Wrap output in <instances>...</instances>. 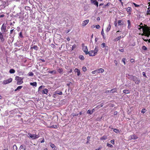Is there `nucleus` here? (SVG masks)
Masks as SVG:
<instances>
[{
	"instance_id": "69168bd1",
	"label": "nucleus",
	"mask_w": 150,
	"mask_h": 150,
	"mask_svg": "<svg viewBox=\"0 0 150 150\" xmlns=\"http://www.w3.org/2000/svg\"><path fill=\"white\" fill-rule=\"evenodd\" d=\"M44 142V139H43V140H42L41 142V143H43V142Z\"/></svg>"
},
{
	"instance_id": "20e7f679",
	"label": "nucleus",
	"mask_w": 150,
	"mask_h": 150,
	"mask_svg": "<svg viewBox=\"0 0 150 150\" xmlns=\"http://www.w3.org/2000/svg\"><path fill=\"white\" fill-rule=\"evenodd\" d=\"M82 50L83 52L85 53L86 54H88V52L87 47L86 46H85L84 44H82Z\"/></svg>"
},
{
	"instance_id": "412c9836",
	"label": "nucleus",
	"mask_w": 150,
	"mask_h": 150,
	"mask_svg": "<svg viewBox=\"0 0 150 150\" xmlns=\"http://www.w3.org/2000/svg\"><path fill=\"white\" fill-rule=\"evenodd\" d=\"M123 92L124 93L126 94H128L130 93L129 90H123Z\"/></svg>"
},
{
	"instance_id": "e433bc0d",
	"label": "nucleus",
	"mask_w": 150,
	"mask_h": 150,
	"mask_svg": "<svg viewBox=\"0 0 150 150\" xmlns=\"http://www.w3.org/2000/svg\"><path fill=\"white\" fill-rule=\"evenodd\" d=\"M122 62H123L124 65H125L126 63H125V61H126V59L125 58H123L122 59Z\"/></svg>"
},
{
	"instance_id": "4468645a",
	"label": "nucleus",
	"mask_w": 150,
	"mask_h": 150,
	"mask_svg": "<svg viewBox=\"0 0 150 150\" xmlns=\"http://www.w3.org/2000/svg\"><path fill=\"white\" fill-rule=\"evenodd\" d=\"M19 150H25V146L24 145H21L19 148Z\"/></svg>"
},
{
	"instance_id": "0e129e2a",
	"label": "nucleus",
	"mask_w": 150,
	"mask_h": 150,
	"mask_svg": "<svg viewBox=\"0 0 150 150\" xmlns=\"http://www.w3.org/2000/svg\"><path fill=\"white\" fill-rule=\"evenodd\" d=\"M95 111V110L94 109H93L92 111H91V112H92V113H93V112L94 111Z\"/></svg>"
},
{
	"instance_id": "1a4fd4ad",
	"label": "nucleus",
	"mask_w": 150,
	"mask_h": 150,
	"mask_svg": "<svg viewBox=\"0 0 150 150\" xmlns=\"http://www.w3.org/2000/svg\"><path fill=\"white\" fill-rule=\"evenodd\" d=\"M91 3L96 6L97 7L98 6V2L97 1V0H90Z\"/></svg>"
},
{
	"instance_id": "ddd939ff",
	"label": "nucleus",
	"mask_w": 150,
	"mask_h": 150,
	"mask_svg": "<svg viewBox=\"0 0 150 150\" xmlns=\"http://www.w3.org/2000/svg\"><path fill=\"white\" fill-rule=\"evenodd\" d=\"M126 11H127L129 15L131 14L132 12V9L131 7H128L126 9Z\"/></svg>"
},
{
	"instance_id": "338daca9",
	"label": "nucleus",
	"mask_w": 150,
	"mask_h": 150,
	"mask_svg": "<svg viewBox=\"0 0 150 150\" xmlns=\"http://www.w3.org/2000/svg\"><path fill=\"white\" fill-rule=\"evenodd\" d=\"M103 3H101V4H99V6H101L103 5Z\"/></svg>"
},
{
	"instance_id": "423d86ee",
	"label": "nucleus",
	"mask_w": 150,
	"mask_h": 150,
	"mask_svg": "<svg viewBox=\"0 0 150 150\" xmlns=\"http://www.w3.org/2000/svg\"><path fill=\"white\" fill-rule=\"evenodd\" d=\"M132 79L134 81L135 83L137 84H138L140 82V80L135 76H133Z\"/></svg>"
},
{
	"instance_id": "cd10ccee",
	"label": "nucleus",
	"mask_w": 150,
	"mask_h": 150,
	"mask_svg": "<svg viewBox=\"0 0 150 150\" xmlns=\"http://www.w3.org/2000/svg\"><path fill=\"white\" fill-rule=\"evenodd\" d=\"M49 72L50 74H56V71L55 70L49 71Z\"/></svg>"
},
{
	"instance_id": "de8ad7c7",
	"label": "nucleus",
	"mask_w": 150,
	"mask_h": 150,
	"mask_svg": "<svg viewBox=\"0 0 150 150\" xmlns=\"http://www.w3.org/2000/svg\"><path fill=\"white\" fill-rule=\"evenodd\" d=\"M96 72H97V70L92 71L91 73L93 74H95Z\"/></svg>"
},
{
	"instance_id": "4be33fe9",
	"label": "nucleus",
	"mask_w": 150,
	"mask_h": 150,
	"mask_svg": "<svg viewBox=\"0 0 150 150\" xmlns=\"http://www.w3.org/2000/svg\"><path fill=\"white\" fill-rule=\"evenodd\" d=\"M15 72V70L13 69H11L9 70V72L11 74H13Z\"/></svg>"
},
{
	"instance_id": "c03bdc74",
	"label": "nucleus",
	"mask_w": 150,
	"mask_h": 150,
	"mask_svg": "<svg viewBox=\"0 0 150 150\" xmlns=\"http://www.w3.org/2000/svg\"><path fill=\"white\" fill-rule=\"evenodd\" d=\"M95 27L96 28L98 29H99L100 28V26L98 25H96Z\"/></svg>"
},
{
	"instance_id": "6e6552de",
	"label": "nucleus",
	"mask_w": 150,
	"mask_h": 150,
	"mask_svg": "<svg viewBox=\"0 0 150 150\" xmlns=\"http://www.w3.org/2000/svg\"><path fill=\"white\" fill-rule=\"evenodd\" d=\"M89 22V20L88 19L86 20L83 21L82 25L84 27Z\"/></svg>"
},
{
	"instance_id": "774afa93",
	"label": "nucleus",
	"mask_w": 150,
	"mask_h": 150,
	"mask_svg": "<svg viewBox=\"0 0 150 150\" xmlns=\"http://www.w3.org/2000/svg\"><path fill=\"white\" fill-rule=\"evenodd\" d=\"M96 150H101L100 148H99L98 149H96Z\"/></svg>"
},
{
	"instance_id": "a18cd8bd",
	"label": "nucleus",
	"mask_w": 150,
	"mask_h": 150,
	"mask_svg": "<svg viewBox=\"0 0 150 150\" xmlns=\"http://www.w3.org/2000/svg\"><path fill=\"white\" fill-rule=\"evenodd\" d=\"M105 46V44L104 43H103L101 44V47L104 48Z\"/></svg>"
},
{
	"instance_id": "39448f33",
	"label": "nucleus",
	"mask_w": 150,
	"mask_h": 150,
	"mask_svg": "<svg viewBox=\"0 0 150 150\" xmlns=\"http://www.w3.org/2000/svg\"><path fill=\"white\" fill-rule=\"evenodd\" d=\"M28 137L31 138L32 139H35L39 137V136L38 135L32 134L30 133H28Z\"/></svg>"
},
{
	"instance_id": "f704fd0d",
	"label": "nucleus",
	"mask_w": 150,
	"mask_h": 150,
	"mask_svg": "<svg viewBox=\"0 0 150 150\" xmlns=\"http://www.w3.org/2000/svg\"><path fill=\"white\" fill-rule=\"evenodd\" d=\"M107 146L110 147H113V146L112 144H110L108 143L107 144Z\"/></svg>"
},
{
	"instance_id": "f03ea898",
	"label": "nucleus",
	"mask_w": 150,
	"mask_h": 150,
	"mask_svg": "<svg viewBox=\"0 0 150 150\" xmlns=\"http://www.w3.org/2000/svg\"><path fill=\"white\" fill-rule=\"evenodd\" d=\"M138 29L139 30H142L143 34L146 36L149 37L150 35V31L147 28H144L140 26H139Z\"/></svg>"
},
{
	"instance_id": "473e14b6",
	"label": "nucleus",
	"mask_w": 150,
	"mask_h": 150,
	"mask_svg": "<svg viewBox=\"0 0 150 150\" xmlns=\"http://www.w3.org/2000/svg\"><path fill=\"white\" fill-rule=\"evenodd\" d=\"M87 113L88 114L91 115L92 114V112H91L90 110H88L87 112Z\"/></svg>"
},
{
	"instance_id": "09e8293b",
	"label": "nucleus",
	"mask_w": 150,
	"mask_h": 150,
	"mask_svg": "<svg viewBox=\"0 0 150 150\" xmlns=\"http://www.w3.org/2000/svg\"><path fill=\"white\" fill-rule=\"evenodd\" d=\"M33 48L35 49V50H38V47L37 46H35L33 47Z\"/></svg>"
},
{
	"instance_id": "a211bd4d",
	"label": "nucleus",
	"mask_w": 150,
	"mask_h": 150,
	"mask_svg": "<svg viewBox=\"0 0 150 150\" xmlns=\"http://www.w3.org/2000/svg\"><path fill=\"white\" fill-rule=\"evenodd\" d=\"M30 84L31 85L35 87H36L37 85V83L35 82L33 83H30Z\"/></svg>"
},
{
	"instance_id": "5fc2aeb1",
	"label": "nucleus",
	"mask_w": 150,
	"mask_h": 150,
	"mask_svg": "<svg viewBox=\"0 0 150 150\" xmlns=\"http://www.w3.org/2000/svg\"><path fill=\"white\" fill-rule=\"evenodd\" d=\"M142 74H143V75L144 76H145V77H146V75L145 73V72H143Z\"/></svg>"
},
{
	"instance_id": "052dcab7",
	"label": "nucleus",
	"mask_w": 150,
	"mask_h": 150,
	"mask_svg": "<svg viewBox=\"0 0 150 150\" xmlns=\"http://www.w3.org/2000/svg\"><path fill=\"white\" fill-rule=\"evenodd\" d=\"M120 51L121 52H124V50H123V49H122L120 50Z\"/></svg>"
},
{
	"instance_id": "ea45409f",
	"label": "nucleus",
	"mask_w": 150,
	"mask_h": 150,
	"mask_svg": "<svg viewBox=\"0 0 150 150\" xmlns=\"http://www.w3.org/2000/svg\"><path fill=\"white\" fill-rule=\"evenodd\" d=\"M142 50H146L147 49V48L144 46H142Z\"/></svg>"
},
{
	"instance_id": "c85d7f7f",
	"label": "nucleus",
	"mask_w": 150,
	"mask_h": 150,
	"mask_svg": "<svg viewBox=\"0 0 150 150\" xmlns=\"http://www.w3.org/2000/svg\"><path fill=\"white\" fill-rule=\"evenodd\" d=\"M3 39V36L2 33L0 32V39L2 40Z\"/></svg>"
},
{
	"instance_id": "72a5a7b5",
	"label": "nucleus",
	"mask_w": 150,
	"mask_h": 150,
	"mask_svg": "<svg viewBox=\"0 0 150 150\" xmlns=\"http://www.w3.org/2000/svg\"><path fill=\"white\" fill-rule=\"evenodd\" d=\"M120 38H121V36H119L117 38L114 39V41H117L118 40H120Z\"/></svg>"
},
{
	"instance_id": "2f4dec72",
	"label": "nucleus",
	"mask_w": 150,
	"mask_h": 150,
	"mask_svg": "<svg viewBox=\"0 0 150 150\" xmlns=\"http://www.w3.org/2000/svg\"><path fill=\"white\" fill-rule=\"evenodd\" d=\"M127 23L128 24V28H130V21L129 20H128L127 21Z\"/></svg>"
},
{
	"instance_id": "9b49d317",
	"label": "nucleus",
	"mask_w": 150,
	"mask_h": 150,
	"mask_svg": "<svg viewBox=\"0 0 150 150\" xmlns=\"http://www.w3.org/2000/svg\"><path fill=\"white\" fill-rule=\"evenodd\" d=\"M1 30L2 31H3L4 32L6 31V26L4 23L3 24L1 27Z\"/></svg>"
},
{
	"instance_id": "5701e85b",
	"label": "nucleus",
	"mask_w": 150,
	"mask_h": 150,
	"mask_svg": "<svg viewBox=\"0 0 150 150\" xmlns=\"http://www.w3.org/2000/svg\"><path fill=\"white\" fill-rule=\"evenodd\" d=\"M107 138V137L106 136H104L100 138V139L101 140H105Z\"/></svg>"
},
{
	"instance_id": "8fccbe9b",
	"label": "nucleus",
	"mask_w": 150,
	"mask_h": 150,
	"mask_svg": "<svg viewBox=\"0 0 150 150\" xmlns=\"http://www.w3.org/2000/svg\"><path fill=\"white\" fill-rule=\"evenodd\" d=\"M147 12L148 14H150V9H149V8H148Z\"/></svg>"
},
{
	"instance_id": "603ef678",
	"label": "nucleus",
	"mask_w": 150,
	"mask_h": 150,
	"mask_svg": "<svg viewBox=\"0 0 150 150\" xmlns=\"http://www.w3.org/2000/svg\"><path fill=\"white\" fill-rule=\"evenodd\" d=\"M19 36L21 37V38H22L23 37V36H22V33L21 32H20L19 33Z\"/></svg>"
},
{
	"instance_id": "bf43d9fd",
	"label": "nucleus",
	"mask_w": 150,
	"mask_h": 150,
	"mask_svg": "<svg viewBox=\"0 0 150 150\" xmlns=\"http://www.w3.org/2000/svg\"><path fill=\"white\" fill-rule=\"evenodd\" d=\"M13 29L11 30H10V33L11 34L12 33V32H13Z\"/></svg>"
},
{
	"instance_id": "7c9ffc66",
	"label": "nucleus",
	"mask_w": 150,
	"mask_h": 150,
	"mask_svg": "<svg viewBox=\"0 0 150 150\" xmlns=\"http://www.w3.org/2000/svg\"><path fill=\"white\" fill-rule=\"evenodd\" d=\"M101 34L103 36V38H104V33L103 28L102 29V30L101 31Z\"/></svg>"
},
{
	"instance_id": "4d7b16f0",
	"label": "nucleus",
	"mask_w": 150,
	"mask_h": 150,
	"mask_svg": "<svg viewBox=\"0 0 150 150\" xmlns=\"http://www.w3.org/2000/svg\"><path fill=\"white\" fill-rule=\"evenodd\" d=\"M57 94L59 95H62V92L60 91L59 93H58Z\"/></svg>"
},
{
	"instance_id": "e2e57ef3",
	"label": "nucleus",
	"mask_w": 150,
	"mask_h": 150,
	"mask_svg": "<svg viewBox=\"0 0 150 150\" xmlns=\"http://www.w3.org/2000/svg\"><path fill=\"white\" fill-rule=\"evenodd\" d=\"M67 40L68 41H69L70 40V39L69 38H67Z\"/></svg>"
},
{
	"instance_id": "b1692460",
	"label": "nucleus",
	"mask_w": 150,
	"mask_h": 150,
	"mask_svg": "<svg viewBox=\"0 0 150 150\" xmlns=\"http://www.w3.org/2000/svg\"><path fill=\"white\" fill-rule=\"evenodd\" d=\"M118 23L119 25H121L123 24V22L121 20H119L118 21Z\"/></svg>"
},
{
	"instance_id": "2eb2a0df",
	"label": "nucleus",
	"mask_w": 150,
	"mask_h": 150,
	"mask_svg": "<svg viewBox=\"0 0 150 150\" xmlns=\"http://www.w3.org/2000/svg\"><path fill=\"white\" fill-rule=\"evenodd\" d=\"M74 71L75 73H77V75L78 76H79L80 74V72L79 70L78 69H75L74 70Z\"/></svg>"
},
{
	"instance_id": "dca6fc26",
	"label": "nucleus",
	"mask_w": 150,
	"mask_h": 150,
	"mask_svg": "<svg viewBox=\"0 0 150 150\" xmlns=\"http://www.w3.org/2000/svg\"><path fill=\"white\" fill-rule=\"evenodd\" d=\"M50 146L51 147V148H52V149H53L54 150H56V146L54 144H52L51 143H50Z\"/></svg>"
},
{
	"instance_id": "79ce46f5",
	"label": "nucleus",
	"mask_w": 150,
	"mask_h": 150,
	"mask_svg": "<svg viewBox=\"0 0 150 150\" xmlns=\"http://www.w3.org/2000/svg\"><path fill=\"white\" fill-rule=\"evenodd\" d=\"M76 47V46L75 45H73L72 47V50H73Z\"/></svg>"
},
{
	"instance_id": "3c124183",
	"label": "nucleus",
	"mask_w": 150,
	"mask_h": 150,
	"mask_svg": "<svg viewBox=\"0 0 150 150\" xmlns=\"http://www.w3.org/2000/svg\"><path fill=\"white\" fill-rule=\"evenodd\" d=\"M110 142L112 144H114L115 143V140H112Z\"/></svg>"
},
{
	"instance_id": "f8f14e48",
	"label": "nucleus",
	"mask_w": 150,
	"mask_h": 150,
	"mask_svg": "<svg viewBox=\"0 0 150 150\" xmlns=\"http://www.w3.org/2000/svg\"><path fill=\"white\" fill-rule=\"evenodd\" d=\"M104 71V70L103 69L100 68L98 69H97V72L98 73H103Z\"/></svg>"
},
{
	"instance_id": "7ed1b4c3",
	"label": "nucleus",
	"mask_w": 150,
	"mask_h": 150,
	"mask_svg": "<svg viewBox=\"0 0 150 150\" xmlns=\"http://www.w3.org/2000/svg\"><path fill=\"white\" fill-rule=\"evenodd\" d=\"M23 78L16 76L15 77V80L17 81V84L18 85H21L23 83Z\"/></svg>"
},
{
	"instance_id": "f3484780",
	"label": "nucleus",
	"mask_w": 150,
	"mask_h": 150,
	"mask_svg": "<svg viewBox=\"0 0 150 150\" xmlns=\"http://www.w3.org/2000/svg\"><path fill=\"white\" fill-rule=\"evenodd\" d=\"M116 91H117L116 89L115 88H113L110 91H108V92L109 93H111V92L114 93V92H116Z\"/></svg>"
},
{
	"instance_id": "13d9d810",
	"label": "nucleus",
	"mask_w": 150,
	"mask_h": 150,
	"mask_svg": "<svg viewBox=\"0 0 150 150\" xmlns=\"http://www.w3.org/2000/svg\"><path fill=\"white\" fill-rule=\"evenodd\" d=\"M4 14L1 15H0V18L4 17Z\"/></svg>"
},
{
	"instance_id": "6ab92c4d",
	"label": "nucleus",
	"mask_w": 150,
	"mask_h": 150,
	"mask_svg": "<svg viewBox=\"0 0 150 150\" xmlns=\"http://www.w3.org/2000/svg\"><path fill=\"white\" fill-rule=\"evenodd\" d=\"M48 93V90L47 89H45L42 91V93L43 94H46Z\"/></svg>"
},
{
	"instance_id": "680f3d73",
	"label": "nucleus",
	"mask_w": 150,
	"mask_h": 150,
	"mask_svg": "<svg viewBox=\"0 0 150 150\" xmlns=\"http://www.w3.org/2000/svg\"><path fill=\"white\" fill-rule=\"evenodd\" d=\"M109 6V3H108L105 6V7Z\"/></svg>"
},
{
	"instance_id": "6e6d98bb",
	"label": "nucleus",
	"mask_w": 150,
	"mask_h": 150,
	"mask_svg": "<svg viewBox=\"0 0 150 150\" xmlns=\"http://www.w3.org/2000/svg\"><path fill=\"white\" fill-rule=\"evenodd\" d=\"M130 62H134V59H130Z\"/></svg>"
},
{
	"instance_id": "58836bf2",
	"label": "nucleus",
	"mask_w": 150,
	"mask_h": 150,
	"mask_svg": "<svg viewBox=\"0 0 150 150\" xmlns=\"http://www.w3.org/2000/svg\"><path fill=\"white\" fill-rule=\"evenodd\" d=\"M82 69L84 71H85L87 70L86 68L85 67H83L82 68Z\"/></svg>"
},
{
	"instance_id": "bb28decb",
	"label": "nucleus",
	"mask_w": 150,
	"mask_h": 150,
	"mask_svg": "<svg viewBox=\"0 0 150 150\" xmlns=\"http://www.w3.org/2000/svg\"><path fill=\"white\" fill-rule=\"evenodd\" d=\"M45 86H40L38 88V91H40L42 88H43Z\"/></svg>"
},
{
	"instance_id": "4c0bfd02",
	"label": "nucleus",
	"mask_w": 150,
	"mask_h": 150,
	"mask_svg": "<svg viewBox=\"0 0 150 150\" xmlns=\"http://www.w3.org/2000/svg\"><path fill=\"white\" fill-rule=\"evenodd\" d=\"M113 131L115 132L116 133H117L119 132V130L118 129H114L113 130Z\"/></svg>"
},
{
	"instance_id": "c9c22d12",
	"label": "nucleus",
	"mask_w": 150,
	"mask_h": 150,
	"mask_svg": "<svg viewBox=\"0 0 150 150\" xmlns=\"http://www.w3.org/2000/svg\"><path fill=\"white\" fill-rule=\"evenodd\" d=\"M146 110L144 108L141 111V112L142 113H145V112H146Z\"/></svg>"
},
{
	"instance_id": "393cba45",
	"label": "nucleus",
	"mask_w": 150,
	"mask_h": 150,
	"mask_svg": "<svg viewBox=\"0 0 150 150\" xmlns=\"http://www.w3.org/2000/svg\"><path fill=\"white\" fill-rule=\"evenodd\" d=\"M57 71L59 73L61 74L62 73L63 70L62 69L59 68L57 69Z\"/></svg>"
},
{
	"instance_id": "49530a36",
	"label": "nucleus",
	"mask_w": 150,
	"mask_h": 150,
	"mask_svg": "<svg viewBox=\"0 0 150 150\" xmlns=\"http://www.w3.org/2000/svg\"><path fill=\"white\" fill-rule=\"evenodd\" d=\"M51 46L52 48H55V46L53 44H51Z\"/></svg>"
},
{
	"instance_id": "f257e3e1",
	"label": "nucleus",
	"mask_w": 150,
	"mask_h": 150,
	"mask_svg": "<svg viewBox=\"0 0 150 150\" xmlns=\"http://www.w3.org/2000/svg\"><path fill=\"white\" fill-rule=\"evenodd\" d=\"M99 50L98 46H96L93 50L89 51L88 54L90 56L93 57L97 54Z\"/></svg>"
},
{
	"instance_id": "37998d69",
	"label": "nucleus",
	"mask_w": 150,
	"mask_h": 150,
	"mask_svg": "<svg viewBox=\"0 0 150 150\" xmlns=\"http://www.w3.org/2000/svg\"><path fill=\"white\" fill-rule=\"evenodd\" d=\"M22 87H23L22 86H18L17 87V89H18V90H19L20 89H21Z\"/></svg>"
},
{
	"instance_id": "9d476101",
	"label": "nucleus",
	"mask_w": 150,
	"mask_h": 150,
	"mask_svg": "<svg viewBox=\"0 0 150 150\" xmlns=\"http://www.w3.org/2000/svg\"><path fill=\"white\" fill-rule=\"evenodd\" d=\"M130 139H137L138 137L136 135L133 134L130 136Z\"/></svg>"
},
{
	"instance_id": "c756f323",
	"label": "nucleus",
	"mask_w": 150,
	"mask_h": 150,
	"mask_svg": "<svg viewBox=\"0 0 150 150\" xmlns=\"http://www.w3.org/2000/svg\"><path fill=\"white\" fill-rule=\"evenodd\" d=\"M13 150H17V147L16 145H14L13 146Z\"/></svg>"
},
{
	"instance_id": "0eeeda50",
	"label": "nucleus",
	"mask_w": 150,
	"mask_h": 150,
	"mask_svg": "<svg viewBox=\"0 0 150 150\" xmlns=\"http://www.w3.org/2000/svg\"><path fill=\"white\" fill-rule=\"evenodd\" d=\"M12 81V79L10 78L8 79L4 80L3 81V83L4 85H6L11 83Z\"/></svg>"
},
{
	"instance_id": "aec40b11",
	"label": "nucleus",
	"mask_w": 150,
	"mask_h": 150,
	"mask_svg": "<svg viewBox=\"0 0 150 150\" xmlns=\"http://www.w3.org/2000/svg\"><path fill=\"white\" fill-rule=\"evenodd\" d=\"M111 28V26L110 24H109L108 27L107 28L106 31L107 32H108L110 30Z\"/></svg>"
},
{
	"instance_id": "864d4df0",
	"label": "nucleus",
	"mask_w": 150,
	"mask_h": 150,
	"mask_svg": "<svg viewBox=\"0 0 150 150\" xmlns=\"http://www.w3.org/2000/svg\"><path fill=\"white\" fill-rule=\"evenodd\" d=\"M133 4H134V6H135V7H138L139 6V5H137L134 3Z\"/></svg>"
},
{
	"instance_id": "a878e982",
	"label": "nucleus",
	"mask_w": 150,
	"mask_h": 150,
	"mask_svg": "<svg viewBox=\"0 0 150 150\" xmlns=\"http://www.w3.org/2000/svg\"><path fill=\"white\" fill-rule=\"evenodd\" d=\"M79 58L81 60H84V57L82 55H80L79 56Z\"/></svg>"
},
{
	"instance_id": "a19ab883",
	"label": "nucleus",
	"mask_w": 150,
	"mask_h": 150,
	"mask_svg": "<svg viewBox=\"0 0 150 150\" xmlns=\"http://www.w3.org/2000/svg\"><path fill=\"white\" fill-rule=\"evenodd\" d=\"M28 75L29 76H32L33 75V74L31 72H30L28 73Z\"/></svg>"
}]
</instances>
